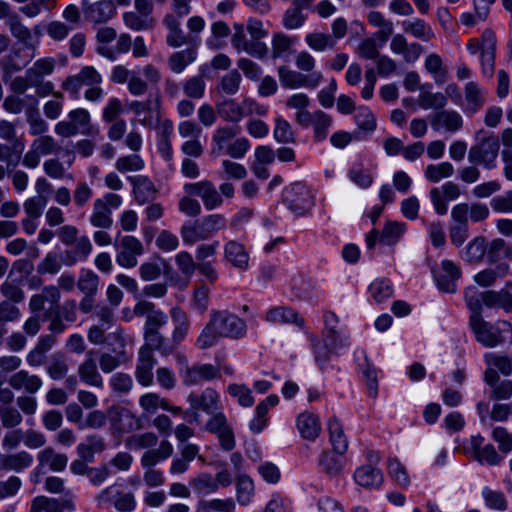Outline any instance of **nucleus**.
I'll return each instance as SVG.
<instances>
[{
	"label": "nucleus",
	"instance_id": "1",
	"mask_svg": "<svg viewBox=\"0 0 512 512\" xmlns=\"http://www.w3.org/2000/svg\"><path fill=\"white\" fill-rule=\"evenodd\" d=\"M239 133L240 127L237 125L218 126L211 137L210 154L216 158L226 154L233 159H242L251 143L246 137L236 138Z\"/></svg>",
	"mask_w": 512,
	"mask_h": 512
},
{
	"label": "nucleus",
	"instance_id": "2",
	"mask_svg": "<svg viewBox=\"0 0 512 512\" xmlns=\"http://www.w3.org/2000/svg\"><path fill=\"white\" fill-rule=\"evenodd\" d=\"M227 219L219 213L209 214L196 221L185 222L180 228V236L186 245L210 239L227 228Z\"/></svg>",
	"mask_w": 512,
	"mask_h": 512
},
{
	"label": "nucleus",
	"instance_id": "3",
	"mask_svg": "<svg viewBox=\"0 0 512 512\" xmlns=\"http://www.w3.org/2000/svg\"><path fill=\"white\" fill-rule=\"evenodd\" d=\"M499 150V137L492 132L480 129L475 133V143L468 151V161L492 170L497 166Z\"/></svg>",
	"mask_w": 512,
	"mask_h": 512
},
{
	"label": "nucleus",
	"instance_id": "4",
	"mask_svg": "<svg viewBox=\"0 0 512 512\" xmlns=\"http://www.w3.org/2000/svg\"><path fill=\"white\" fill-rule=\"evenodd\" d=\"M476 340L485 347L493 348L512 344V325L507 321L492 324L483 318L470 324Z\"/></svg>",
	"mask_w": 512,
	"mask_h": 512
},
{
	"label": "nucleus",
	"instance_id": "5",
	"mask_svg": "<svg viewBox=\"0 0 512 512\" xmlns=\"http://www.w3.org/2000/svg\"><path fill=\"white\" fill-rule=\"evenodd\" d=\"M210 320L221 337L240 339L245 336L247 326L238 315L227 310H212Z\"/></svg>",
	"mask_w": 512,
	"mask_h": 512
},
{
	"label": "nucleus",
	"instance_id": "6",
	"mask_svg": "<svg viewBox=\"0 0 512 512\" xmlns=\"http://www.w3.org/2000/svg\"><path fill=\"white\" fill-rule=\"evenodd\" d=\"M102 76L93 66H84L74 75L68 76L62 83L61 88L68 92L71 98H79L82 87H89L94 84H101Z\"/></svg>",
	"mask_w": 512,
	"mask_h": 512
},
{
	"label": "nucleus",
	"instance_id": "7",
	"mask_svg": "<svg viewBox=\"0 0 512 512\" xmlns=\"http://www.w3.org/2000/svg\"><path fill=\"white\" fill-rule=\"evenodd\" d=\"M108 420L113 435H123L141 428L139 417L120 406H113L108 409Z\"/></svg>",
	"mask_w": 512,
	"mask_h": 512
},
{
	"label": "nucleus",
	"instance_id": "8",
	"mask_svg": "<svg viewBox=\"0 0 512 512\" xmlns=\"http://www.w3.org/2000/svg\"><path fill=\"white\" fill-rule=\"evenodd\" d=\"M279 81L284 88L298 89L301 87L314 89L323 80L321 72H313L309 75L302 74L299 71L291 70L285 66L278 68Z\"/></svg>",
	"mask_w": 512,
	"mask_h": 512
},
{
	"label": "nucleus",
	"instance_id": "9",
	"mask_svg": "<svg viewBox=\"0 0 512 512\" xmlns=\"http://www.w3.org/2000/svg\"><path fill=\"white\" fill-rule=\"evenodd\" d=\"M283 199L293 212L303 215L313 206V196L306 185L297 182L286 187Z\"/></svg>",
	"mask_w": 512,
	"mask_h": 512
},
{
	"label": "nucleus",
	"instance_id": "10",
	"mask_svg": "<svg viewBox=\"0 0 512 512\" xmlns=\"http://www.w3.org/2000/svg\"><path fill=\"white\" fill-rule=\"evenodd\" d=\"M184 191L190 196L201 198L206 210L210 211L220 207L223 203L221 194L217 191L215 185L209 180H201L194 183H186Z\"/></svg>",
	"mask_w": 512,
	"mask_h": 512
},
{
	"label": "nucleus",
	"instance_id": "11",
	"mask_svg": "<svg viewBox=\"0 0 512 512\" xmlns=\"http://www.w3.org/2000/svg\"><path fill=\"white\" fill-rule=\"evenodd\" d=\"M129 109L139 117V123L146 128L156 127L162 114L161 100L157 95L154 99L147 98L145 101H132Z\"/></svg>",
	"mask_w": 512,
	"mask_h": 512
},
{
	"label": "nucleus",
	"instance_id": "12",
	"mask_svg": "<svg viewBox=\"0 0 512 512\" xmlns=\"http://www.w3.org/2000/svg\"><path fill=\"white\" fill-rule=\"evenodd\" d=\"M484 362L487 365L484 379L488 385H494L499 381L498 372L504 376H508L512 372V357L508 353H486Z\"/></svg>",
	"mask_w": 512,
	"mask_h": 512
},
{
	"label": "nucleus",
	"instance_id": "13",
	"mask_svg": "<svg viewBox=\"0 0 512 512\" xmlns=\"http://www.w3.org/2000/svg\"><path fill=\"white\" fill-rule=\"evenodd\" d=\"M333 124V118L322 110L302 113L298 117V125L303 128H313V138L316 142L326 139L329 129Z\"/></svg>",
	"mask_w": 512,
	"mask_h": 512
},
{
	"label": "nucleus",
	"instance_id": "14",
	"mask_svg": "<svg viewBox=\"0 0 512 512\" xmlns=\"http://www.w3.org/2000/svg\"><path fill=\"white\" fill-rule=\"evenodd\" d=\"M144 253L143 244L134 236H124L120 241V250L116 255V262L123 268H134L137 263V257Z\"/></svg>",
	"mask_w": 512,
	"mask_h": 512
},
{
	"label": "nucleus",
	"instance_id": "15",
	"mask_svg": "<svg viewBox=\"0 0 512 512\" xmlns=\"http://www.w3.org/2000/svg\"><path fill=\"white\" fill-rule=\"evenodd\" d=\"M461 195L460 187L454 182H446L441 187L432 188L429 196L435 212L438 215H445L448 211V201H454Z\"/></svg>",
	"mask_w": 512,
	"mask_h": 512
},
{
	"label": "nucleus",
	"instance_id": "16",
	"mask_svg": "<svg viewBox=\"0 0 512 512\" xmlns=\"http://www.w3.org/2000/svg\"><path fill=\"white\" fill-rule=\"evenodd\" d=\"M223 259L239 271H247L250 265V255L245 245L238 240L231 239L223 246Z\"/></svg>",
	"mask_w": 512,
	"mask_h": 512
},
{
	"label": "nucleus",
	"instance_id": "17",
	"mask_svg": "<svg viewBox=\"0 0 512 512\" xmlns=\"http://www.w3.org/2000/svg\"><path fill=\"white\" fill-rule=\"evenodd\" d=\"M217 379H221L220 366L197 362L191 365L189 372L182 382L186 386H195Z\"/></svg>",
	"mask_w": 512,
	"mask_h": 512
},
{
	"label": "nucleus",
	"instance_id": "18",
	"mask_svg": "<svg viewBox=\"0 0 512 512\" xmlns=\"http://www.w3.org/2000/svg\"><path fill=\"white\" fill-rule=\"evenodd\" d=\"M390 50L395 55H400L403 61L408 64L415 63L423 53L424 49L417 42H408L402 34H395L390 42Z\"/></svg>",
	"mask_w": 512,
	"mask_h": 512
},
{
	"label": "nucleus",
	"instance_id": "19",
	"mask_svg": "<svg viewBox=\"0 0 512 512\" xmlns=\"http://www.w3.org/2000/svg\"><path fill=\"white\" fill-rule=\"evenodd\" d=\"M83 13L88 22L101 24L114 17L116 8L111 0H100L91 4L83 2Z\"/></svg>",
	"mask_w": 512,
	"mask_h": 512
},
{
	"label": "nucleus",
	"instance_id": "20",
	"mask_svg": "<svg viewBox=\"0 0 512 512\" xmlns=\"http://www.w3.org/2000/svg\"><path fill=\"white\" fill-rule=\"evenodd\" d=\"M127 179L133 187L132 193L139 205L153 202L156 199L158 190L148 176L136 175L129 176Z\"/></svg>",
	"mask_w": 512,
	"mask_h": 512
},
{
	"label": "nucleus",
	"instance_id": "21",
	"mask_svg": "<svg viewBox=\"0 0 512 512\" xmlns=\"http://www.w3.org/2000/svg\"><path fill=\"white\" fill-rule=\"evenodd\" d=\"M431 126L435 131L444 130L449 133L459 131L463 126L461 114L455 110L442 109L433 114Z\"/></svg>",
	"mask_w": 512,
	"mask_h": 512
},
{
	"label": "nucleus",
	"instance_id": "22",
	"mask_svg": "<svg viewBox=\"0 0 512 512\" xmlns=\"http://www.w3.org/2000/svg\"><path fill=\"white\" fill-rule=\"evenodd\" d=\"M461 277L460 268L451 260H443L441 269L435 274L438 288L447 293L456 291V281Z\"/></svg>",
	"mask_w": 512,
	"mask_h": 512
},
{
	"label": "nucleus",
	"instance_id": "23",
	"mask_svg": "<svg viewBox=\"0 0 512 512\" xmlns=\"http://www.w3.org/2000/svg\"><path fill=\"white\" fill-rule=\"evenodd\" d=\"M78 376L82 382L89 386L103 387V378L97 368L95 351L90 350L86 353L84 361L78 367Z\"/></svg>",
	"mask_w": 512,
	"mask_h": 512
},
{
	"label": "nucleus",
	"instance_id": "24",
	"mask_svg": "<svg viewBox=\"0 0 512 512\" xmlns=\"http://www.w3.org/2000/svg\"><path fill=\"white\" fill-rule=\"evenodd\" d=\"M65 509L75 510V503L71 497L60 501L57 498L37 496L31 502L30 512H64Z\"/></svg>",
	"mask_w": 512,
	"mask_h": 512
},
{
	"label": "nucleus",
	"instance_id": "25",
	"mask_svg": "<svg viewBox=\"0 0 512 512\" xmlns=\"http://www.w3.org/2000/svg\"><path fill=\"white\" fill-rule=\"evenodd\" d=\"M157 360L153 353H150L147 349L144 351L139 350L138 360L135 370V377L139 384L148 387L153 383V368L156 365Z\"/></svg>",
	"mask_w": 512,
	"mask_h": 512
},
{
	"label": "nucleus",
	"instance_id": "26",
	"mask_svg": "<svg viewBox=\"0 0 512 512\" xmlns=\"http://www.w3.org/2000/svg\"><path fill=\"white\" fill-rule=\"evenodd\" d=\"M8 384L15 390H25L29 394H35L42 387V380L26 370H19L9 377Z\"/></svg>",
	"mask_w": 512,
	"mask_h": 512
},
{
	"label": "nucleus",
	"instance_id": "27",
	"mask_svg": "<svg viewBox=\"0 0 512 512\" xmlns=\"http://www.w3.org/2000/svg\"><path fill=\"white\" fill-rule=\"evenodd\" d=\"M170 316L174 325L172 345L175 347L182 343L188 335L190 320L187 313L177 306L170 310Z\"/></svg>",
	"mask_w": 512,
	"mask_h": 512
},
{
	"label": "nucleus",
	"instance_id": "28",
	"mask_svg": "<svg viewBox=\"0 0 512 512\" xmlns=\"http://www.w3.org/2000/svg\"><path fill=\"white\" fill-rule=\"evenodd\" d=\"M465 104L464 112L474 114L480 110L485 104V92L474 81H470L464 88Z\"/></svg>",
	"mask_w": 512,
	"mask_h": 512
},
{
	"label": "nucleus",
	"instance_id": "29",
	"mask_svg": "<svg viewBox=\"0 0 512 512\" xmlns=\"http://www.w3.org/2000/svg\"><path fill=\"white\" fill-rule=\"evenodd\" d=\"M297 429L304 439L314 441L321 433L318 416L310 412L301 413L297 417Z\"/></svg>",
	"mask_w": 512,
	"mask_h": 512
},
{
	"label": "nucleus",
	"instance_id": "30",
	"mask_svg": "<svg viewBox=\"0 0 512 512\" xmlns=\"http://www.w3.org/2000/svg\"><path fill=\"white\" fill-rule=\"evenodd\" d=\"M173 446L168 440H162L156 449H148L140 459L141 466L145 469L154 468L159 462L169 458L173 454Z\"/></svg>",
	"mask_w": 512,
	"mask_h": 512
},
{
	"label": "nucleus",
	"instance_id": "31",
	"mask_svg": "<svg viewBox=\"0 0 512 512\" xmlns=\"http://www.w3.org/2000/svg\"><path fill=\"white\" fill-rule=\"evenodd\" d=\"M25 76L29 86L35 89L37 96L43 98L49 95H53L56 98H62L61 92L54 91V84L51 81L44 80L45 76L42 74L38 75V73L32 68H28L25 71Z\"/></svg>",
	"mask_w": 512,
	"mask_h": 512
},
{
	"label": "nucleus",
	"instance_id": "32",
	"mask_svg": "<svg viewBox=\"0 0 512 512\" xmlns=\"http://www.w3.org/2000/svg\"><path fill=\"white\" fill-rule=\"evenodd\" d=\"M39 467H48L55 472L63 471L68 463L66 454L57 453L52 447L41 450L37 455Z\"/></svg>",
	"mask_w": 512,
	"mask_h": 512
},
{
	"label": "nucleus",
	"instance_id": "33",
	"mask_svg": "<svg viewBox=\"0 0 512 512\" xmlns=\"http://www.w3.org/2000/svg\"><path fill=\"white\" fill-rule=\"evenodd\" d=\"M145 344L140 348L141 351L148 350L153 353L158 351L163 356L174 353V346L169 344L160 331H144Z\"/></svg>",
	"mask_w": 512,
	"mask_h": 512
},
{
	"label": "nucleus",
	"instance_id": "34",
	"mask_svg": "<svg viewBox=\"0 0 512 512\" xmlns=\"http://www.w3.org/2000/svg\"><path fill=\"white\" fill-rule=\"evenodd\" d=\"M355 482L365 488L379 487L383 482L382 472L372 465H363L354 472Z\"/></svg>",
	"mask_w": 512,
	"mask_h": 512
},
{
	"label": "nucleus",
	"instance_id": "35",
	"mask_svg": "<svg viewBox=\"0 0 512 512\" xmlns=\"http://www.w3.org/2000/svg\"><path fill=\"white\" fill-rule=\"evenodd\" d=\"M328 431L330 436V443L334 451L339 455H344L348 448V441L345 437L343 426L340 420L332 416L328 420Z\"/></svg>",
	"mask_w": 512,
	"mask_h": 512
},
{
	"label": "nucleus",
	"instance_id": "36",
	"mask_svg": "<svg viewBox=\"0 0 512 512\" xmlns=\"http://www.w3.org/2000/svg\"><path fill=\"white\" fill-rule=\"evenodd\" d=\"M265 319L272 323H294L298 327L304 326V319L299 317L298 313L290 307L279 306L270 309L266 313Z\"/></svg>",
	"mask_w": 512,
	"mask_h": 512
},
{
	"label": "nucleus",
	"instance_id": "37",
	"mask_svg": "<svg viewBox=\"0 0 512 512\" xmlns=\"http://www.w3.org/2000/svg\"><path fill=\"white\" fill-rule=\"evenodd\" d=\"M30 98L33 99L34 105H30L25 109V117L29 125V133L33 136H41L48 131L49 127L47 122L42 118L37 107V99L33 96H30Z\"/></svg>",
	"mask_w": 512,
	"mask_h": 512
},
{
	"label": "nucleus",
	"instance_id": "38",
	"mask_svg": "<svg viewBox=\"0 0 512 512\" xmlns=\"http://www.w3.org/2000/svg\"><path fill=\"white\" fill-rule=\"evenodd\" d=\"M216 111L222 120L229 123L237 124L243 119L240 103L232 98L217 102Z\"/></svg>",
	"mask_w": 512,
	"mask_h": 512
},
{
	"label": "nucleus",
	"instance_id": "39",
	"mask_svg": "<svg viewBox=\"0 0 512 512\" xmlns=\"http://www.w3.org/2000/svg\"><path fill=\"white\" fill-rule=\"evenodd\" d=\"M484 306L501 308L507 313L512 312V294L506 289L484 291Z\"/></svg>",
	"mask_w": 512,
	"mask_h": 512
},
{
	"label": "nucleus",
	"instance_id": "40",
	"mask_svg": "<svg viewBox=\"0 0 512 512\" xmlns=\"http://www.w3.org/2000/svg\"><path fill=\"white\" fill-rule=\"evenodd\" d=\"M356 358L358 361L359 369L361 370L363 376L366 379L369 395L371 397H376L378 387L376 369L368 360L365 351L362 350L357 352Z\"/></svg>",
	"mask_w": 512,
	"mask_h": 512
},
{
	"label": "nucleus",
	"instance_id": "41",
	"mask_svg": "<svg viewBox=\"0 0 512 512\" xmlns=\"http://www.w3.org/2000/svg\"><path fill=\"white\" fill-rule=\"evenodd\" d=\"M104 439L96 434L88 435L84 442L77 446V453L83 460L92 462L94 454L100 453L105 449Z\"/></svg>",
	"mask_w": 512,
	"mask_h": 512
},
{
	"label": "nucleus",
	"instance_id": "42",
	"mask_svg": "<svg viewBox=\"0 0 512 512\" xmlns=\"http://www.w3.org/2000/svg\"><path fill=\"white\" fill-rule=\"evenodd\" d=\"M33 462V457L26 451H20L15 454L3 455L0 461L1 470H13L19 472L29 467Z\"/></svg>",
	"mask_w": 512,
	"mask_h": 512
},
{
	"label": "nucleus",
	"instance_id": "43",
	"mask_svg": "<svg viewBox=\"0 0 512 512\" xmlns=\"http://www.w3.org/2000/svg\"><path fill=\"white\" fill-rule=\"evenodd\" d=\"M465 301L471 313L469 318V325L482 319L484 292H479L475 287H469L465 291Z\"/></svg>",
	"mask_w": 512,
	"mask_h": 512
},
{
	"label": "nucleus",
	"instance_id": "44",
	"mask_svg": "<svg viewBox=\"0 0 512 512\" xmlns=\"http://www.w3.org/2000/svg\"><path fill=\"white\" fill-rule=\"evenodd\" d=\"M89 221L95 228L110 229L113 225L112 213L101 200H95Z\"/></svg>",
	"mask_w": 512,
	"mask_h": 512
},
{
	"label": "nucleus",
	"instance_id": "45",
	"mask_svg": "<svg viewBox=\"0 0 512 512\" xmlns=\"http://www.w3.org/2000/svg\"><path fill=\"white\" fill-rule=\"evenodd\" d=\"M165 26L169 30L166 41L171 47H180L187 42L186 36L180 28L179 17L174 14H168L163 20Z\"/></svg>",
	"mask_w": 512,
	"mask_h": 512
},
{
	"label": "nucleus",
	"instance_id": "46",
	"mask_svg": "<svg viewBox=\"0 0 512 512\" xmlns=\"http://www.w3.org/2000/svg\"><path fill=\"white\" fill-rule=\"evenodd\" d=\"M319 467L328 476L335 477L341 473L344 467L343 455L324 451L319 458Z\"/></svg>",
	"mask_w": 512,
	"mask_h": 512
},
{
	"label": "nucleus",
	"instance_id": "47",
	"mask_svg": "<svg viewBox=\"0 0 512 512\" xmlns=\"http://www.w3.org/2000/svg\"><path fill=\"white\" fill-rule=\"evenodd\" d=\"M117 39L114 47L97 46V53L111 61H114L118 55L127 53L132 46V39L129 34L123 33Z\"/></svg>",
	"mask_w": 512,
	"mask_h": 512
},
{
	"label": "nucleus",
	"instance_id": "48",
	"mask_svg": "<svg viewBox=\"0 0 512 512\" xmlns=\"http://www.w3.org/2000/svg\"><path fill=\"white\" fill-rule=\"evenodd\" d=\"M402 27L404 32L426 42L430 41L435 36L430 25L423 19L416 18L414 20H405L402 22Z\"/></svg>",
	"mask_w": 512,
	"mask_h": 512
},
{
	"label": "nucleus",
	"instance_id": "49",
	"mask_svg": "<svg viewBox=\"0 0 512 512\" xmlns=\"http://www.w3.org/2000/svg\"><path fill=\"white\" fill-rule=\"evenodd\" d=\"M487 243L484 237L477 236L472 239L461 251V257L467 262H480L486 255Z\"/></svg>",
	"mask_w": 512,
	"mask_h": 512
},
{
	"label": "nucleus",
	"instance_id": "50",
	"mask_svg": "<svg viewBox=\"0 0 512 512\" xmlns=\"http://www.w3.org/2000/svg\"><path fill=\"white\" fill-rule=\"evenodd\" d=\"M73 244V249L65 253L67 265L85 260L92 252V244L87 236L79 237Z\"/></svg>",
	"mask_w": 512,
	"mask_h": 512
},
{
	"label": "nucleus",
	"instance_id": "51",
	"mask_svg": "<svg viewBox=\"0 0 512 512\" xmlns=\"http://www.w3.org/2000/svg\"><path fill=\"white\" fill-rule=\"evenodd\" d=\"M196 55L192 48L174 52L168 58V66L173 73L180 74L196 59Z\"/></svg>",
	"mask_w": 512,
	"mask_h": 512
},
{
	"label": "nucleus",
	"instance_id": "52",
	"mask_svg": "<svg viewBox=\"0 0 512 512\" xmlns=\"http://www.w3.org/2000/svg\"><path fill=\"white\" fill-rule=\"evenodd\" d=\"M99 276L90 269H82L77 279V288L83 295H97L99 290Z\"/></svg>",
	"mask_w": 512,
	"mask_h": 512
},
{
	"label": "nucleus",
	"instance_id": "53",
	"mask_svg": "<svg viewBox=\"0 0 512 512\" xmlns=\"http://www.w3.org/2000/svg\"><path fill=\"white\" fill-rule=\"evenodd\" d=\"M6 25L9 28L11 35L22 44L27 45L31 41V31L24 25L18 14L13 13L10 15L6 20Z\"/></svg>",
	"mask_w": 512,
	"mask_h": 512
},
{
	"label": "nucleus",
	"instance_id": "54",
	"mask_svg": "<svg viewBox=\"0 0 512 512\" xmlns=\"http://www.w3.org/2000/svg\"><path fill=\"white\" fill-rule=\"evenodd\" d=\"M406 226L403 222L387 221L380 234V242L384 245H395L403 236Z\"/></svg>",
	"mask_w": 512,
	"mask_h": 512
},
{
	"label": "nucleus",
	"instance_id": "55",
	"mask_svg": "<svg viewBox=\"0 0 512 512\" xmlns=\"http://www.w3.org/2000/svg\"><path fill=\"white\" fill-rule=\"evenodd\" d=\"M69 370L66 357L61 353H54L50 356L46 366L49 377L53 380H61L66 377Z\"/></svg>",
	"mask_w": 512,
	"mask_h": 512
},
{
	"label": "nucleus",
	"instance_id": "56",
	"mask_svg": "<svg viewBox=\"0 0 512 512\" xmlns=\"http://www.w3.org/2000/svg\"><path fill=\"white\" fill-rule=\"evenodd\" d=\"M222 338L216 327L209 319L196 339L195 345L199 350H206L214 347Z\"/></svg>",
	"mask_w": 512,
	"mask_h": 512
},
{
	"label": "nucleus",
	"instance_id": "57",
	"mask_svg": "<svg viewBox=\"0 0 512 512\" xmlns=\"http://www.w3.org/2000/svg\"><path fill=\"white\" fill-rule=\"evenodd\" d=\"M0 138L12 142L13 153L17 154V160L20 159V155L24 150V143L16 137L15 125L8 120L0 121Z\"/></svg>",
	"mask_w": 512,
	"mask_h": 512
},
{
	"label": "nucleus",
	"instance_id": "58",
	"mask_svg": "<svg viewBox=\"0 0 512 512\" xmlns=\"http://www.w3.org/2000/svg\"><path fill=\"white\" fill-rule=\"evenodd\" d=\"M235 502L232 498L201 500L196 512H234Z\"/></svg>",
	"mask_w": 512,
	"mask_h": 512
},
{
	"label": "nucleus",
	"instance_id": "59",
	"mask_svg": "<svg viewBox=\"0 0 512 512\" xmlns=\"http://www.w3.org/2000/svg\"><path fill=\"white\" fill-rule=\"evenodd\" d=\"M254 496V483L246 475H239L236 481V499L241 506L251 503Z\"/></svg>",
	"mask_w": 512,
	"mask_h": 512
},
{
	"label": "nucleus",
	"instance_id": "60",
	"mask_svg": "<svg viewBox=\"0 0 512 512\" xmlns=\"http://www.w3.org/2000/svg\"><path fill=\"white\" fill-rule=\"evenodd\" d=\"M453 174L454 166L450 162L429 164L424 171L425 178L431 183H438L444 178L451 177Z\"/></svg>",
	"mask_w": 512,
	"mask_h": 512
},
{
	"label": "nucleus",
	"instance_id": "61",
	"mask_svg": "<svg viewBox=\"0 0 512 512\" xmlns=\"http://www.w3.org/2000/svg\"><path fill=\"white\" fill-rule=\"evenodd\" d=\"M190 486L194 489L195 493L200 495H207L218 491L216 480L207 472H202L191 479Z\"/></svg>",
	"mask_w": 512,
	"mask_h": 512
},
{
	"label": "nucleus",
	"instance_id": "62",
	"mask_svg": "<svg viewBox=\"0 0 512 512\" xmlns=\"http://www.w3.org/2000/svg\"><path fill=\"white\" fill-rule=\"evenodd\" d=\"M145 167V162L138 154L119 157L115 162V168L120 173L138 172Z\"/></svg>",
	"mask_w": 512,
	"mask_h": 512
},
{
	"label": "nucleus",
	"instance_id": "63",
	"mask_svg": "<svg viewBox=\"0 0 512 512\" xmlns=\"http://www.w3.org/2000/svg\"><path fill=\"white\" fill-rule=\"evenodd\" d=\"M125 25L135 31L148 30L154 26V19L137 12H126L123 15Z\"/></svg>",
	"mask_w": 512,
	"mask_h": 512
},
{
	"label": "nucleus",
	"instance_id": "64",
	"mask_svg": "<svg viewBox=\"0 0 512 512\" xmlns=\"http://www.w3.org/2000/svg\"><path fill=\"white\" fill-rule=\"evenodd\" d=\"M369 291L372 298L377 303H381L392 296L393 287L390 280L381 278L376 279L371 283Z\"/></svg>",
	"mask_w": 512,
	"mask_h": 512
}]
</instances>
